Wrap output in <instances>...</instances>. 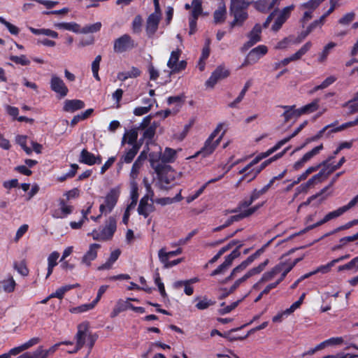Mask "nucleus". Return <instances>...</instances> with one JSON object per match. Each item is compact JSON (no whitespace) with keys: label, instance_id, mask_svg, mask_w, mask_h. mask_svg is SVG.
Returning <instances> with one entry per match:
<instances>
[{"label":"nucleus","instance_id":"1","mask_svg":"<svg viewBox=\"0 0 358 358\" xmlns=\"http://www.w3.org/2000/svg\"><path fill=\"white\" fill-rule=\"evenodd\" d=\"M77 329L78 331L74 337L76 343L82 348L86 345L89 348L88 354H90L98 336L90 331V324L87 322L79 324Z\"/></svg>","mask_w":358,"mask_h":358},{"label":"nucleus","instance_id":"2","mask_svg":"<svg viewBox=\"0 0 358 358\" xmlns=\"http://www.w3.org/2000/svg\"><path fill=\"white\" fill-rule=\"evenodd\" d=\"M136 47V43L131 36L127 34H123L113 42V51L115 53H122L129 51Z\"/></svg>","mask_w":358,"mask_h":358},{"label":"nucleus","instance_id":"3","mask_svg":"<svg viewBox=\"0 0 358 358\" xmlns=\"http://www.w3.org/2000/svg\"><path fill=\"white\" fill-rule=\"evenodd\" d=\"M222 129V124H219L216 129L213 131V133L210 135L208 139L206 141L203 148L201 150V151L198 154L203 155V157H206L213 152L215 149L219 145L222 136H220L216 140H214L217 136L218 133Z\"/></svg>","mask_w":358,"mask_h":358},{"label":"nucleus","instance_id":"4","mask_svg":"<svg viewBox=\"0 0 358 358\" xmlns=\"http://www.w3.org/2000/svg\"><path fill=\"white\" fill-rule=\"evenodd\" d=\"M329 173H327V169L322 168L320 172L314 175L310 178L306 182L301 184L298 188V192H296L293 198V200L298 196L300 192H306L309 188L314 187L315 185L320 184L324 181L328 177Z\"/></svg>","mask_w":358,"mask_h":358},{"label":"nucleus","instance_id":"5","mask_svg":"<svg viewBox=\"0 0 358 358\" xmlns=\"http://www.w3.org/2000/svg\"><path fill=\"white\" fill-rule=\"evenodd\" d=\"M120 196L118 189L113 188L106 194L104 199V203L99 206L101 214H106L110 213L115 206Z\"/></svg>","mask_w":358,"mask_h":358},{"label":"nucleus","instance_id":"6","mask_svg":"<svg viewBox=\"0 0 358 358\" xmlns=\"http://www.w3.org/2000/svg\"><path fill=\"white\" fill-rule=\"evenodd\" d=\"M261 33L262 26L259 24H256L248 34L249 40L245 43H244L241 48V51L245 52L255 44L261 41Z\"/></svg>","mask_w":358,"mask_h":358},{"label":"nucleus","instance_id":"7","mask_svg":"<svg viewBox=\"0 0 358 358\" xmlns=\"http://www.w3.org/2000/svg\"><path fill=\"white\" fill-rule=\"evenodd\" d=\"M50 88L57 94L60 98L66 96L69 92L68 87L62 78L57 75H52L50 79Z\"/></svg>","mask_w":358,"mask_h":358},{"label":"nucleus","instance_id":"8","mask_svg":"<svg viewBox=\"0 0 358 358\" xmlns=\"http://www.w3.org/2000/svg\"><path fill=\"white\" fill-rule=\"evenodd\" d=\"M229 75V71L223 66H218L211 74L208 80L206 82L208 87H214V85L220 80L226 78Z\"/></svg>","mask_w":358,"mask_h":358},{"label":"nucleus","instance_id":"9","mask_svg":"<svg viewBox=\"0 0 358 358\" xmlns=\"http://www.w3.org/2000/svg\"><path fill=\"white\" fill-rule=\"evenodd\" d=\"M78 161L80 163L92 166L100 164L102 162V158L100 155L95 156L87 149H83L80 152Z\"/></svg>","mask_w":358,"mask_h":358},{"label":"nucleus","instance_id":"10","mask_svg":"<svg viewBox=\"0 0 358 358\" xmlns=\"http://www.w3.org/2000/svg\"><path fill=\"white\" fill-rule=\"evenodd\" d=\"M294 6H289L284 8L279 13L278 16L275 19L274 24L272 25V30L274 31H278L282 24L286 22V20L289 18L291 11L293 10Z\"/></svg>","mask_w":358,"mask_h":358},{"label":"nucleus","instance_id":"11","mask_svg":"<svg viewBox=\"0 0 358 358\" xmlns=\"http://www.w3.org/2000/svg\"><path fill=\"white\" fill-rule=\"evenodd\" d=\"M312 47V43H306L296 52L289 57L285 58L279 62V65L286 66L291 62L300 59Z\"/></svg>","mask_w":358,"mask_h":358},{"label":"nucleus","instance_id":"12","mask_svg":"<svg viewBox=\"0 0 358 358\" xmlns=\"http://www.w3.org/2000/svg\"><path fill=\"white\" fill-rule=\"evenodd\" d=\"M161 16L157 13L150 14L146 22V32L148 37H152L157 31Z\"/></svg>","mask_w":358,"mask_h":358},{"label":"nucleus","instance_id":"13","mask_svg":"<svg viewBox=\"0 0 358 358\" xmlns=\"http://www.w3.org/2000/svg\"><path fill=\"white\" fill-rule=\"evenodd\" d=\"M268 52V48L266 45H260L253 48L250 51L247 56V62L252 64H255L257 61Z\"/></svg>","mask_w":358,"mask_h":358},{"label":"nucleus","instance_id":"14","mask_svg":"<svg viewBox=\"0 0 358 358\" xmlns=\"http://www.w3.org/2000/svg\"><path fill=\"white\" fill-rule=\"evenodd\" d=\"M323 149V145L320 144L318 146H316L313 149H312L310 151L306 152L301 159L296 162L294 164V168L297 170L301 168L303 164L308 161H310L313 157L318 155L320 152Z\"/></svg>","mask_w":358,"mask_h":358},{"label":"nucleus","instance_id":"15","mask_svg":"<svg viewBox=\"0 0 358 358\" xmlns=\"http://www.w3.org/2000/svg\"><path fill=\"white\" fill-rule=\"evenodd\" d=\"M323 149V145L320 144L318 146H316L313 149H312L310 151L306 152L301 159L296 162L294 164V168L297 170L301 168L303 164L308 161H310L313 157L318 155L320 152Z\"/></svg>","mask_w":358,"mask_h":358},{"label":"nucleus","instance_id":"16","mask_svg":"<svg viewBox=\"0 0 358 358\" xmlns=\"http://www.w3.org/2000/svg\"><path fill=\"white\" fill-rule=\"evenodd\" d=\"M155 210L153 203L149 202L148 196H144L140 201L138 207V213L139 215L147 217L152 212Z\"/></svg>","mask_w":358,"mask_h":358},{"label":"nucleus","instance_id":"17","mask_svg":"<svg viewBox=\"0 0 358 358\" xmlns=\"http://www.w3.org/2000/svg\"><path fill=\"white\" fill-rule=\"evenodd\" d=\"M117 229V221L115 217H110L106 222L105 227L101 231L102 235L106 239L110 240L112 238L114 233Z\"/></svg>","mask_w":358,"mask_h":358},{"label":"nucleus","instance_id":"18","mask_svg":"<svg viewBox=\"0 0 358 358\" xmlns=\"http://www.w3.org/2000/svg\"><path fill=\"white\" fill-rule=\"evenodd\" d=\"M101 245L97 243H92L90 245L89 250L82 258L81 263L87 266L91 265V262L94 260L97 257V251Z\"/></svg>","mask_w":358,"mask_h":358},{"label":"nucleus","instance_id":"19","mask_svg":"<svg viewBox=\"0 0 358 358\" xmlns=\"http://www.w3.org/2000/svg\"><path fill=\"white\" fill-rule=\"evenodd\" d=\"M229 13L234 17V20L229 24L231 29L235 27H241L248 17L247 11H229Z\"/></svg>","mask_w":358,"mask_h":358},{"label":"nucleus","instance_id":"20","mask_svg":"<svg viewBox=\"0 0 358 358\" xmlns=\"http://www.w3.org/2000/svg\"><path fill=\"white\" fill-rule=\"evenodd\" d=\"M85 107V103L79 99L66 100L64 103L63 110L65 112L73 113Z\"/></svg>","mask_w":358,"mask_h":358},{"label":"nucleus","instance_id":"21","mask_svg":"<svg viewBox=\"0 0 358 358\" xmlns=\"http://www.w3.org/2000/svg\"><path fill=\"white\" fill-rule=\"evenodd\" d=\"M355 202H356V200H351L347 205L340 207L337 210L329 213L328 214H327L325 215L326 220L329 221L331 220H333L334 218H336V217L341 216L344 213H345L350 208L355 206Z\"/></svg>","mask_w":358,"mask_h":358},{"label":"nucleus","instance_id":"22","mask_svg":"<svg viewBox=\"0 0 358 358\" xmlns=\"http://www.w3.org/2000/svg\"><path fill=\"white\" fill-rule=\"evenodd\" d=\"M285 264H278L271 271L265 272L260 278V282H266L273 280L283 269Z\"/></svg>","mask_w":358,"mask_h":358},{"label":"nucleus","instance_id":"23","mask_svg":"<svg viewBox=\"0 0 358 358\" xmlns=\"http://www.w3.org/2000/svg\"><path fill=\"white\" fill-rule=\"evenodd\" d=\"M227 17V8L224 2H220L217 8L213 13L214 22L215 24H221L225 21Z\"/></svg>","mask_w":358,"mask_h":358},{"label":"nucleus","instance_id":"24","mask_svg":"<svg viewBox=\"0 0 358 358\" xmlns=\"http://www.w3.org/2000/svg\"><path fill=\"white\" fill-rule=\"evenodd\" d=\"M140 148L141 145H134L130 149L124 152L120 159L126 164H130L137 155Z\"/></svg>","mask_w":358,"mask_h":358},{"label":"nucleus","instance_id":"25","mask_svg":"<svg viewBox=\"0 0 358 358\" xmlns=\"http://www.w3.org/2000/svg\"><path fill=\"white\" fill-rule=\"evenodd\" d=\"M334 123H335V125L333 127L329 128L330 129L327 131V133H326L327 136H329L330 134L332 133L339 132V131H341L348 127L358 125V117L355 120L344 123L339 127H335V126L338 123L337 121L334 122Z\"/></svg>","mask_w":358,"mask_h":358},{"label":"nucleus","instance_id":"26","mask_svg":"<svg viewBox=\"0 0 358 358\" xmlns=\"http://www.w3.org/2000/svg\"><path fill=\"white\" fill-rule=\"evenodd\" d=\"M248 6L245 0H231L229 11H247Z\"/></svg>","mask_w":358,"mask_h":358},{"label":"nucleus","instance_id":"27","mask_svg":"<svg viewBox=\"0 0 358 358\" xmlns=\"http://www.w3.org/2000/svg\"><path fill=\"white\" fill-rule=\"evenodd\" d=\"M55 26L59 29L69 30L76 34H81V27L76 22H61L57 24Z\"/></svg>","mask_w":358,"mask_h":358},{"label":"nucleus","instance_id":"28","mask_svg":"<svg viewBox=\"0 0 358 358\" xmlns=\"http://www.w3.org/2000/svg\"><path fill=\"white\" fill-rule=\"evenodd\" d=\"M141 74V71L136 67H131V69L125 72H120L117 74V79L121 81H124L129 78H136Z\"/></svg>","mask_w":358,"mask_h":358},{"label":"nucleus","instance_id":"29","mask_svg":"<svg viewBox=\"0 0 358 358\" xmlns=\"http://www.w3.org/2000/svg\"><path fill=\"white\" fill-rule=\"evenodd\" d=\"M251 85H252V80H248L245 83L243 88L242 89V90L240 92V94L238 96V97L234 101L231 102L228 105L229 107L232 108H237L238 103H239L243 99V98H244V96L245 95L246 92L251 87Z\"/></svg>","mask_w":358,"mask_h":358},{"label":"nucleus","instance_id":"30","mask_svg":"<svg viewBox=\"0 0 358 358\" xmlns=\"http://www.w3.org/2000/svg\"><path fill=\"white\" fill-rule=\"evenodd\" d=\"M259 208L258 206H254L252 208H248L247 210H245L243 212H241L240 213L231 216L229 218L232 223L235 222H238L241 220L242 219L247 217L252 214H253L257 209Z\"/></svg>","mask_w":358,"mask_h":358},{"label":"nucleus","instance_id":"31","mask_svg":"<svg viewBox=\"0 0 358 358\" xmlns=\"http://www.w3.org/2000/svg\"><path fill=\"white\" fill-rule=\"evenodd\" d=\"M176 157V151L173 149L166 148L160 155V159L164 163H171Z\"/></svg>","mask_w":358,"mask_h":358},{"label":"nucleus","instance_id":"32","mask_svg":"<svg viewBox=\"0 0 358 358\" xmlns=\"http://www.w3.org/2000/svg\"><path fill=\"white\" fill-rule=\"evenodd\" d=\"M334 125H335V123H332V124H328V125L325 126L323 129H322L320 131H319L318 133L316 135H315V136H312L310 138H308L306 140L305 143L303 145H301V148H296V151L300 150L302 148H303L308 143H309L310 142H313V141H316L318 139L321 138L323 136V135L325 134V132L328 129H329V128L333 127Z\"/></svg>","mask_w":358,"mask_h":358},{"label":"nucleus","instance_id":"33","mask_svg":"<svg viewBox=\"0 0 358 358\" xmlns=\"http://www.w3.org/2000/svg\"><path fill=\"white\" fill-rule=\"evenodd\" d=\"M320 99H314L311 103L300 108L301 115L309 114L316 111L319 108Z\"/></svg>","mask_w":358,"mask_h":358},{"label":"nucleus","instance_id":"34","mask_svg":"<svg viewBox=\"0 0 358 358\" xmlns=\"http://www.w3.org/2000/svg\"><path fill=\"white\" fill-rule=\"evenodd\" d=\"M268 264V259H266L264 262L261 263L259 266L250 269L243 276L246 280L250 277L260 273Z\"/></svg>","mask_w":358,"mask_h":358},{"label":"nucleus","instance_id":"35","mask_svg":"<svg viewBox=\"0 0 358 358\" xmlns=\"http://www.w3.org/2000/svg\"><path fill=\"white\" fill-rule=\"evenodd\" d=\"M255 7L257 10L265 13L272 9L274 6L270 0H259L255 3Z\"/></svg>","mask_w":358,"mask_h":358},{"label":"nucleus","instance_id":"36","mask_svg":"<svg viewBox=\"0 0 358 358\" xmlns=\"http://www.w3.org/2000/svg\"><path fill=\"white\" fill-rule=\"evenodd\" d=\"M182 252L181 248H178L175 251H171V252H166L164 248H162L159 250L158 252V256L159 258V260L161 262H166V259H169V257L176 256L178 255H180Z\"/></svg>","mask_w":358,"mask_h":358},{"label":"nucleus","instance_id":"37","mask_svg":"<svg viewBox=\"0 0 358 358\" xmlns=\"http://www.w3.org/2000/svg\"><path fill=\"white\" fill-rule=\"evenodd\" d=\"M1 288L6 292L10 293L15 290L16 286L15 281L13 277L8 278L7 280H4L0 282Z\"/></svg>","mask_w":358,"mask_h":358},{"label":"nucleus","instance_id":"38","mask_svg":"<svg viewBox=\"0 0 358 358\" xmlns=\"http://www.w3.org/2000/svg\"><path fill=\"white\" fill-rule=\"evenodd\" d=\"M30 31H31V33L36 34V35H45V36H50L52 38H56L58 37V34L55 31H52L51 29H35V28H33V27H30L29 28Z\"/></svg>","mask_w":358,"mask_h":358},{"label":"nucleus","instance_id":"39","mask_svg":"<svg viewBox=\"0 0 358 358\" xmlns=\"http://www.w3.org/2000/svg\"><path fill=\"white\" fill-rule=\"evenodd\" d=\"M301 115L300 108L296 109L293 108L292 110H285L282 113V116L284 117V122H287L292 118H298Z\"/></svg>","mask_w":358,"mask_h":358},{"label":"nucleus","instance_id":"40","mask_svg":"<svg viewBox=\"0 0 358 358\" xmlns=\"http://www.w3.org/2000/svg\"><path fill=\"white\" fill-rule=\"evenodd\" d=\"M101 26L102 24L100 22H97L92 24H87L81 28V34L96 33L100 31Z\"/></svg>","mask_w":358,"mask_h":358},{"label":"nucleus","instance_id":"41","mask_svg":"<svg viewBox=\"0 0 358 358\" xmlns=\"http://www.w3.org/2000/svg\"><path fill=\"white\" fill-rule=\"evenodd\" d=\"M154 280H155V283L156 284V285L158 287V289H159V291L160 292L161 296L163 298L166 297L167 294H166V292L165 291L164 285V283L162 281V279L160 278L159 272H157V271L154 275Z\"/></svg>","mask_w":358,"mask_h":358},{"label":"nucleus","instance_id":"42","mask_svg":"<svg viewBox=\"0 0 358 358\" xmlns=\"http://www.w3.org/2000/svg\"><path fill=\"white\" fill-rule=\"evenodd\" d=\"M238 173L243 175V178H245V180H247L248 182L253 180L257 177L255 176H253L255 173L252 171V167L248 165L240 170Z\"/></svg>","mask_w":358,"mask_h":358},{"label":"nucleus","instance_id":"43","mask_svg":"<svg viewBox=\"0 0 358 358\" xmlns=\"http://www.w3.org/2000/svg\"><path fill=\"white\" fill-rule=\"evenodd\" d=\"M124 134L127 136V143L129 145L132 146H134V145H139V143H136L138 138V132L136 129H131L127 131ZM140 145H141V143H140Z\"/></svg>","mask_w":358,"mask_h":358},{"label":"nucleus","instance_id":"44","mask_svg":"<svg viewBox=\"0 0 358 358\" xmlns=\"http://www.w3.org/2000/svg\"><path fill=\"white\" fill-rule=\"evenodd\" d=\"M142 166L143 164L136 161L134 162L129 174L131 181H136Z\"/></svg>","mask_w":358,"mask_h":358},{"label":"nucleus","instance_id":"45","mask_svg":"<svg viewBox=\"0 0 358 358\" xmlns=\"http://www.w3.org/2000/svg\"><path fill=\"white\" fill-rule=\"evenodd\" d=\"M358 270V257H355L348 263L339 266L338 268V271H342L343 270H350V269Z\"/></svg>","mask_w":358,"mask_h":358},{"label":"nucleus","instance_id":"46","mask_svg":"<svg viewBox=\"0 0 358 358\" xmlns=\"http://www.w3.org/2000/svg\"><path fill=\"white\" fill-rule=\"evenodd\" d=\"M215 303V301L208 299L207 297H203L201 300L199 301L196 304V308L199 310H205L208 307L213 306Z\"/></svg>","mask_w":358,"mask_h":358},{"label":"nucleus","instance_id":"47","mask_svg":"<svg viewBox=\"0 0 358 358\" xmlns=\"http://www.w3.org/2000/svg\"><path fill=\"white\" fill-rule=\"evenodd\" d=\"M181 51L179 49L172 51L170 58L167 62V66L169 69H172L178 62Z\"/></svg>","mask_w":358,"mask_h":358},{"label":"nucleus","instance_id":"48","mask_svg":"<svg viewBox=\"0 0 358 358\" xmlns=\"http://www.w3.org/2000/svg\"><path fill=\"white\" fill-rule=\"evenodd\" d=\"M285 141H278L273 147L268 149L266 152H262L260 155H259V157H261V160L264 158H266L273 154L274 152L277 151L278 149H280L282 145H285Z\"/></svg>","mask_w":358,"mask_h":358},{"label":"nucleus","instance_id":"49","mask_svg":"<svg viewBox=\"0 0 358 358\" xmlns=\"http://www.w3.org/2000/svg\"><path fill=\"white\" fill-rule=\"evenodd\" d=\"M165 168L170 169V166H163L162 164H158L157 166H156V167H155V170L157 172V173L160 176V178H159L160 182L162 183L164 182L166 185H168V184L170 183V180H169V178L166 176H164L163 175V171H164V169H165Z\"/></svg>","mask_w":358,"mask_h":358},{"label":"nucleus","instance_id":"50","mask_svg":"<svg viewBox=\"0 0 358 358\" xmlns=\"http://www.w3.org/2000/svg\"><path fill=\"white\" fill-rule=\"evenodd\" d=\"M336 44L334 42H330L327 45L324 46L322 52H321L320 55V57H319V61L320 62L324 61L328 55L329 54L330 51L334 48L336 47Z\"/></svg>","mask_w":358,"mask_h":358},{"label":"nucleus","instance_id":"51","mask_svg":"<svg viewBox=\"0 0 358 358\" xmlns=\"http://www.w3.org/2000/svg\"><path fill=\"white\" fill-rule=\"evenodd\" d=\"M130 185L131 188V204L136 205L138 194V185L136 181H130Z\"/></svg>","mask_w":358,"mask_h":358},{"label":"nucleus","instance_id":"52","mask_svg":"<svg viewBox=\"0 0 358 358\" xmlns=\"http://www.w3.org/2000/svg\"><path fill=\"white\" fill-rule=\"evenodd\" d=\"M333 157H329V159L322 162L321 163H320L315 166H310L305 171L309 176L310 173L317 171L320 168H322V169L326 168V166H327L328 162H329Z\"/></svg>","mask_w":358,"mask_h":358},{"label":"nucleus","instance_id":"53","mask_svg":"<svg viewBox=\"0 0 358 358\" xmlns=\"http://www.w3.org/2000/svg\"><path fill=\"white\" fill-rule=\"evenodd\" d=\"M324 0H310L309 1L304 3L300 6L301 9H308L309 10H315L321 2Z\"/></svg>","mask_w":358,"mask_h":358},{"label":"nucleus","instance_id":"54","mask_svg":"<svg viewBox=\"0 0 358 358\" xmlns=\"http://www.w3.org/2000/svg\"><path fill=\"white\" fill-rule=\"evenodd\" d=\"M59 206L63 215H56L57 217H63L67 215L71 214L73 211V207L71 206L66 205V203L63 199H61L59 201Z\"/></svg>","mask_w":358,"mask_h":358},{"label":"nucleus","instance_id":"55","mask_svg":"<svg viewBox=\"0 0 358 358\" xmlns=\"http://www.w3.org/2000/svg\"><path fill=\"white\" fill-rule=\"evenodd\" d=\"M355 17L354 12L348 13L338 20V23L342 25H348L355 20Z\"/></svg>","mask_w":358,"mask_h":358},{"label":"nucleus","instance_id":"56","mask_svg":"<svg viewBox=\"0 0 358 358\" xmlns=\"http://www.w3.org/2000/svg\"><path fill=\"white\" fill-rule=\"evenodd\" d=\"M10 59L15 64L27 66L30 64V61L24 55L20 56H10Z\"/></svg>","mask_w":358,"mask_h":358},{"label":"nucleus","instance_id":"57","mask_svg":"<svg viewBox=\"0 0 358 358\" xmlns=\"http://www.w3.org/2000/svg\"><path fill=\"white\" fill-rule=\"evenodd\" d=\"M143 20L141 15H136L132 22V29L134 33L141 31Z\"/></svg>","mask_w":358,"mask_h":358},{"label":"nucleus","instance_id":"58","mask_svg":"<svg viewBox=\"0 0 358 358\" xmlns=\"http://www.w3.org/2000/svg\"><path fill=\"white\" fill-rule=\"evenodd\" d=\"M14 268L23 276H27L29 274V270L24 262H21L20 263L15 262L14 264Z\"/></svg>","mask_w":358,"mask_h":358},{"label":"nucleus","instance_id":"59","mask_svg":"<svg viewBox=\"0 0 358 358\" xmlns=\"http://www.w3.org/2000/svg\"><path fill=\"white\" fill-rule=\"evenodd\" d=\"M288 150V148H285L281 152L275 155V156L271 157L270 159L264 161L261 165V168L262 169H264L266 166H268L270 163H271L272 162H274L275 161L276 159L282 157L287 152V150Z\"/></svg>","mask_w":358,"mask_h":358},{"label":"nucleus","instance_id":"60","mask_svg":"<svg viewBox=\"0 0 358 358\" xmlns=\"http://www.w3.org/2000/svg\"><path fill=\"white\" fill-rule=\"evenodd\" d=\"M207 184H204L203 186H201L194 194L189 195L186 198V201L187 203H189L194 201L196 199H197L204 191V189L206 188Z\"/></svg>","mask_w":358,"mask_h":358},{"label":"nucleus","instance_id":"61","mask_svg":"<svg viewBox=\"0 0 358 358\" xmlns=\"http://www.w3.org/2000/svg\"><path fill=\"white\" fill-rule=\"evenodd\" d=\"M252 263L247 258L241 264H239L238 266H237L236 267H235L232 270V275H237L238 273L242 272L243 270H245Z\"/></svg>","mask_w":358,"mask_h":358},{"label":"nucleus","instance_id":"62","mask_svg":"<svg viewBox=\"0 0 358 358\" xmlns=\"http://www.w3.org/2000/svg\"><path fill=\"white\" fill-rule=\"evenodd\" d=\"M308 124L307 121H304L303 123H301L294 131V132L289 136L288 137H286L281 141H285V144L289 142L292 138L295 137Z\"/></svg>","mask_w":358,"mask_h":358},{"label":"nucleus","instance_id":"63","mask_svg":"<svg viewBox=\"0 0 358 358\" xmlns=\"http://www.w3.org/2000/svg\"><path fill=\"white\" fill-rule=\"evenodd\" d=\"M240 302H241V300H238L235 302H233L231 305L224 306L223 308L220 309L218 310V312L220 315L227 314V313H230L231 310H233L234 309H235L238 306V305L239 304Z\"/></svg>","mask_w":358,"mask_h":358},{"label":"nucleus","instance_id":"64","mask_svg":"<svg viewBox=\"0 0 358 358\" xmlns=\"http://www.w3.org/2000/svg\"><path fill=\"white\" fill-rule=\"evenodd\" d=\"M96 306V303H94V301H93L92 303H87V304H83V305H81L80 306H78L76 308H75L73 309V312L75 313H83V312H86L89 310H91L92 308H94V307Z\"/></svg>","mask_w":358,"mask_h":358}]
</instances>
